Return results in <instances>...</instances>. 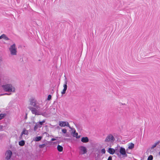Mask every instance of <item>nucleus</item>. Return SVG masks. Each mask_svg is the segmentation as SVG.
Listing matches in <instances>:
<instances>
[{
    "label": "nucleus",
    "mask_w": 160,
    "mask_h": 160,
    "mask_svg": "<svg viewBox=\"0 0 160 160\" xmlns=\"http://www.w3.org/2000/svg\"><path fill=\"white\" fill-rule=\"evenodd\" d=\"M3 89L5 91L8 92H14L15 88L11 84H7L2 85Z\"/></svg>",
    "instance_id": "1"
},
{
    "label": "nucleus",
    "mask_w": 160,
    "mask_h": 160,
    "mask_svg": "<svg viewBox=\"0 0 160 160\" xmlns=\"http://www.w3.org/2000/svg\"><path fill=\"white\" fill-rule=\"evenodd\" d=\"M28 108L32 112L33 114H35L36 115H42L44 116H45L47 115L45 112H39V110L36 109L35 108L29 107H28Z\"/></svg>",
    "instance_id": "2"
},
{
    "label": "nucleus",
    "mask_w": 160,
    "mask_h": 160,
    "mask_svg": "<svg viewBox=\"0 0 160 160\" xmlns=\"http://www.w3.org/2000/svg\"><path fill=\"white\" fill-rule=\"evenodd\" d=\"M9 50L11 55H15L17 54V48L15 43H14L9 48Z\"/></svg>",
    "instance_id": "3"
},
{
    "label": "nucleus",
    "mask_w": 160,
    "mask_h": 160,
    "mask_svg": "<svg viewBox=\"0 0 160 160\" xmlns=\"http://www.w3.org/2000/svg\"><path fill=\"white\" fill-rule=\"evenodd\" d=\"M115 140V139L113 135L112 134H109L105 139V142H112Z\"/></svg>",
    "instance_id": "4"
},
{
    "label": "nucleus",
    "mask_w": 160,
    "mask_h": 160,
    "mask_svg": "<svg viewBox=\"0 0 160 160\" xmlns=\"http://www.w3.org/2000/svg\"><path fill=\"white\" fill-rule=\"evenodd\" d=\"M12 152L9 150H7L5 153V159L7 160H9L11 159L12 156Z\"/></svg>",
    "instance_id": "5"
},
{
    "label": "nucleus",
    "mask_w": 160,
    "mask_h": 160,
    "mask_svg": "<svg viewBox=\"0 0 160 160\" xmlns=\"http://www.w3.org/2000/svg\"><path fill=\"white\" fill-rule=\"evenodd\" d=\"M79 149L80 150V154H84L87 152V148L83 146H80L79 147Z\"/></svg>",
    "instance_id": "6"
},
{
    "label": "nucleus",
    "mask_w": 160,
    "mask_h": 160,
    "mask_svg": "<svg viewBox=\"0 0 160 160\" xmlns=\"http://www.w3.org/2000/svg\"><path fill=\"white\" fill-rule=\"evenodd\" d=\"M119 152L120 154L123 155L124 157H127L128 156L126 154L125 149L122 147H120L119 146Z\"/></svg>",
    "instance_id": "7"
},
{
    "label": "nucleus",
    "mask_w": 160,
    "mask_h": 160,
    "mask_svg": "<svg viewBox=\"0 0 160 160\" xmlns=\"http://www.w3.org/2000/svg\"><path fill=\"white\" fill-rule=\"evenodd\" d=\"M59 124L61 127H64L66 126L70 127L68 122H67L60 121L59 122Z\"/></svg>",
    "instance_id": "8"
},
{
    "label": "nucleus",
    "mask_w": 160,
    "mask_h": 160,
    "mask_svg": "<svg viewBox=\"0 0 160 160\" xmlns=\"http://www.w3.org/2000/svg\"><path fill=\"white\" fill-rule=\"evenodd\" d=\"M67 81L66 80L65 82V84L63 85V89L62 91L61 92V93L62 94H64L65 93L67 89Z\"/></svg>",
    "instance_id": "9"
},
{
    "label": "nucleus",
    "mask_w": 160,
    "mask_h": 160,
    "mask_svg": "<svg viewBox=\"0 0 160 160\" xmlns=\"http://www.w3.org/2000/svg\"><path fill=\"white\" fill-rule=\"evenodd\" d=\"M30 104L31 105H32L35 107L37 109H38V108H39V107L38 106L36 105L35 103V100L33 98L31 99Z\"/></svg>",
    "instance_id": "10"
},
{
    "label": "nucleus",
    "mask_w": 160,
    "mask_h": 160,
    "mask_svg": "<svg viewBox=\"0 0 160 160\" xmlns=\"http://www.w3.org/2000/svg\"><path fill=\"white\" fill-rule=\"evenodd\" d=\"M81 141L83 143H87L89 142V139L87 137H83L81 138Z\"/></svg>",
    "instance_id": "11"
},
{
    "label": "nucleus",
    "mask_w": 160,
    "mask_h": 160,
    "mask_svg": "<svg viewBox=\"0 0 160 160\" xmlns=\"http://www.w3.org/2000/svg\"><path fill=\"white\" fill-rule=\"evenodd\" d=\"M108 152L110 154H113L115 152V149L112 148H109L108 149Z\"/></svg>",
    "instance_id": "12"
},
{
    "label": "nucleus",
    "mask_w": 160,
    "mask_h": 160,
    "mask_svg": "<svg viewBox=\"0 0 160 160\" xmlns=\"http://www.w3.org/2000/svg\"><path fill=\"white\" fill-rule=\"evenodd\" d=\"M160 143V141H157L153 145L152 147H151L150 148L148 149L147 151L149 152V151H151V149H152L154 148H155L157 145L158 144Z\"/></svg>",
    "instance_id": "13"
},
{
    "label": "nucleus",
    "mask_w": 160,
    "mask_h": 160,
    "mask_svg": "<svg viewBox=\"0 0 160 160\" xmlns=\"http://www.w3.org/2000/svg\"><path fill=\"white\" fill-rule=\"evenodd\" d=\"M45 120H43L41 122H38L36 123L38 125V128H40L42 127L43 123L45 122Z\"/></svg>",
    "instance_id": "14"
},
{
    "label": "nucleus",
    "mask_w": 160,
    "mask_h": 160,
    "mask_svg": "<svg viewBox=\"0 0 160 160\" xmlns=\"http://www.w3.org/2000/svg\"><path fill=\"white\" fill-rule=\"evenodd\" d=\"M119 147H117L115 148V153L117 154L118 156H119L120 155V154L119 152V149H118Z\"/></svg>",
    "instance_id": "15"
},
{
    "label": "nucleus",
    "mask_w": 160,
    "mask_h": 160,
    "mask_svg": "<svg viewBox=\"0 0 160 160\" xmlns=\"http://www.w3.org/2000/svg\"><path fill=\"white\" fill-rule=\"evenodd\" d=\"M28 131L25 129V128H24L23 130V131L22 132L21 134V137H22L23 134H25V135H28Z\"/></svg>",
    "instance_id": "16"
},
{
    "label": "nucleus",
    "mask_w": 160,
    "mask_h": 160,
    "mask_svg": "<svg viewBox=\"0 0 160 160\" xmlns=\"http://www.w3.org/2000/svg\"><path fill=\"white\" fill-rule=\"evenodd\" d=\"M134 145L132 143H129L128 145V148L129 149H132L134 148Z\"/></svg>",
    "instance_id": "17"
},
{
    "label": "nucleus",
    "mask_w": 160,
    "mask_h": 160,
    "mask_svg": "<svg viewBox=\"0 0 160 160\" xmlns=\"http://www.w3.org/2000/svg\"><path fill=\"white\" fill-rule=\"evenodd\" d=\"M57 149L59 152H62L63 150V147L61 146L58 145L57 146Z\"/></svg>",
    "instance_id": "18"
},
{
    "label": "nucleus",
    "mask_w": 160,
    "mask_h": 160,
    "mask_svg": "<svg viewBox=\"0 0 160 160\" xmlns=\"http://www.w3.org/2000/svg\"><path fill=\"white\" fill-rule=\"evenodd\" d=\"M42 138V137L41 136H38L35 138V139L34 140L38 142L40 141Z\"/></svg>",
    "instance_id": "19"
},
{
    "label": "nucleus",
    "mask_w": 160,
    "mask_h": 160,
    "mask_svg": "<svg viewBox=\"0 0 160 160\" xmlns=\"http://www.w3.org/2000/svg\"><path fill=\"white\" fill-rule=\"evenodd\" d=\"M25 144V142L24 140H21L19 142V145L21 146H22Z\"/></svg>",
    "instance_id": "20"
},
{
    "label": "nucleus",
    "mask_w": 160,
    "mask_h": 160,
    "mask_svg": "<svg viewBox=\"0 0 160 160\" xmlns=\"http://www.w3.org/2000/svg\"><path fill=\"white\" fill-rule=\"evenodd\" d=\"M73 134L74 137H76V138H79V136H78V134L77 132H76L75 130H74V132H73Z\"/></svg>",
    "instance_id": "21"
},
{
    "label": "nucleus",
    "mask_w": 160,
    "mask_h": 160,
    "mask_svg": "<svg viewBox=\"0 0 160 160\" xmlns=\"http://www.w3.org/2000/svg\"><path fill=\"white\" fill-rule=\"evenodd\" d=\"M2 35L3 36V37H2V38H3L5 40H8L9 39L7 36H6L5 34H2Z\"/></svg>",
    "instance_id": "22"
},
{
    "label": "nucleus",
    "mask_w": 160,
    "mask_h": 160,
    "mask_svg": "<svg viewBox=\"0 0 160 160\" xmlns=\"http://www.w3.org/2000/svg\"><path fill=\"white\" fill-rule=\"evenodd\" d=\"M6 116V114H0V120L2 119L5 116Z\"/></svg>",
    "instance_id": "23"
},
{
    "label": "nucleus",
    "mask_w": 160,
    "mask_h": 160,
    "mask_svg": "<svg viewBox=\"0 0 160 160\" xmlns=\"http://www.w3.org/2000/svg\"><path fill=\"white\" fill-rule=\"evenodd\" d=\"M153 158V157L152 155H150L148 156V160H152Z\"/></svg>",
    "instance_id": "24"
},
{
    "label": "nucleus",
    "mask_w": 160,
    "mask_h": 160,
    "mask_svg": "<svg viewBox=\"0 0 160 160\" xmlns=\"http://www.w3.org/2000/svg\"><path fill=\"white\" fill-rule=\"evenodd\" d=\"M45 146V144H44L39 145V148H44Z\"/></svg>",
    "instance_id": "25"
},
{
    "label": "nucleus",
    "mask_w": 160,
    "mask_h": 160,
    "mask_svg": "<svg viewBox=\"0 0 160 160\" xmlns=\"http://www.w3.org/2000/svg\"><path fill=\"white\" fill-rule=\"evenodd\" d=\"M38 125L36 123L35 126H34V130L35 131H36V130L38 129Z\"/></svg>",
    "instance_id": "26"
},
{
    "label": "nucleus",
    "mask_w": 160,
    "mask_h": 160,
    "mask_svg": "<svg viewBox=\"0 0 160 160\" xmlns=\"http://www.w3.org/2000/svg\"><path fill=\"white\" fill-rule=\"evenodd\" d=\"M62 132L64 133H66L67 132V130L66 129H62Z\"/></svg>",
    "instance_id": "27"
},
{
    "label": "nucleus",
    "mask_w": 160,
    "mask_h": 160,
    "mask_svg": "<svg viewBox=\"0 0 160 160\" xmlns=\"http://www.w3.org/2000/svg\"><path fill=\"white\" fill-rule=\"evenodd\" d=\"M52 98L51 95H49L48 96V98H47V100H50Z\"/></svg>",
    "instance_id": "28"
},
{
    "label": "nucleus",
    "mask_w": 160,
    "mask_h": 160,
    "mask_svg": "<svg viewBox=\"0 0 160 160\" xmlns=\"http://www.w3.org/2000/svg\"><path fill=\"white\" fill-rule=\"evenodd\" d=\"M101 152L103 154L105 153L106 151L104 148H103L101 150Z\"/></svg>",
    "instance_id": "29"
},
{
    "label": "nucleus",
    "mask_w": 160,
    "mask_h": 160,
    "mask_svg": "<svg viewBox=\"0 0 160 160\" xmlns=\"http://www.w3.org/2000/svg\"><path fill=\"white\" fill-rule=\"evenodd\" d=\"M107 160H112V157L111 156H109Z\"/></svg>",
    "instance_id": "30"
},
{
    "label": "nucleus",
    "mask_w": 160,
    "mask_h": 160,
    "mask_svg": "<svg viewBox=\"0 0 160 160\" xmlns=\"http://www.w3.org/2000/svg\"><path fill=\"white\" fill-rule=\"evenodd\" d=\"M11 94V93L10 92H8V93H6L4 94L5 95H10Z\"/></svg>",
    "instance_id": "31"
},
{
    "label": "nucleus",
    "mask_w": 160,
    "mask_h": 160,
    "mask_svg": "<svg viewBox=\"0 0 160 160\" xmlns=\"http://www.w3.org/2000/svg\"><path fill=\"white\" fill-rule=\"evenodd\" d=\"M27 114L26 113V115H25V118H24V119H27Z\"/></svg>",
    "instance_id": "32"
},
{
    "label": "nucleus",
    "mask_w": 160,
    "mask_h": 160,
    "mask_svg": "<svg viewBox=\"0 0 160 160\" xmlns=\"http://www.w3.org/2000/svg\"><path fill=\"white\" fill-rule=\"evenodd\" d=\"M56 139L55 138H52L51 139V141H54L56 140Z\"/></svg>",
    "instance_id": "33"
},
{
    "label": "nucleus",
    "mask_w": 160,
    "mask_h": 160,
    "mask_svg": "<svg viewBox=\"0 0 160 160\" xmlns=\"http://www.w3.org/2000/svg\"><path fill=\"white\" fill-rule=\"evenodd\" d=\"M48 141H47L46 142H45V143H44L45 144V146H46L47 144H48Z\"/></svg>",
    "instance_id": "34"
},
{
    "label": "nucleus",
    "mask_w": 160,
    "mask_h": 160,
    "mask_svg": "<svg viewBox=\"0 0 160 160\" xmlns=\"http://www.w3.org/2000/svg\"><path fill=\"white\" fill-rule=\"evenodd\" d=\"M3 37V36L1 35L0 36V39H1V38H2V37Z\"/></svg>",
    "instance_id": "35"
},
{
    "label": "nucleus",
    "mask_w": 160,
    "mask_h": 160,
    "mask_svg": "<svg viewBox=\"0 0 160 160\" xmlns=\"http://www.w3.org/2000/svg\"><path fill=\"white\" fill-rule=\"evenodd\" d=\"M127 152L128 153H129L128 152V149H127L126 150V152Z\"/></svg>",
    "instance_id": "36"
},
{
    "label": "nucleus",
    "mask_w": 160,
    "mask_h": 160,
    "mask_svg": "<svg viewBox=\"0 0 160 160\" xmlns=\"http://www.w3.org/2000/svg\"><path fill=\"white\" fill-rule=\"evenodd\" d=\"M159 154L160 155V152H159Z\"/></svg>",
    "instance_id": "37"
}]
</instances>
